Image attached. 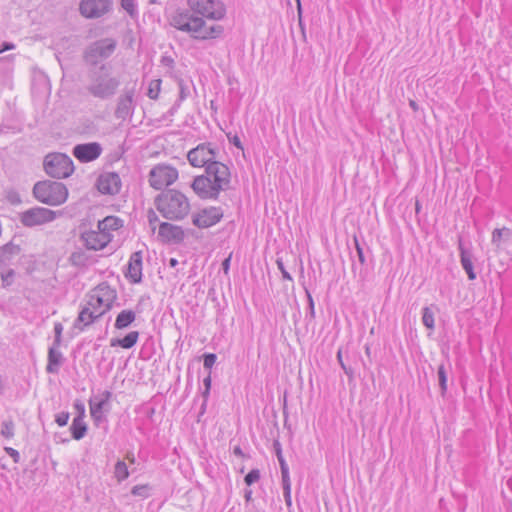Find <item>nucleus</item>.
Masks as SVG:
<instances>
[{"label": "nucleus", "mask_w": 512, "mask_h": 512, "mask_svg": "<svg viewBox=\"0 0 512 512\" xmlns=\"http://www.w3.org/2000/svg\"><path fill=\"white\" fill-rule=\"evenodd\" d=\"M187 8L176 9L169 18L175 29L188 33L196 40H208L220 37L224 28L216 24L208 26L206 20L221 21L227 9L222 0H186Z\"/></svg>", "instance_id": "nucleus-1"}, {"label": "nucleus", "mask_w": 512, "mask_h": 512, "mask_svg": "<svg viewBox=\"0 0 512 512\" xmlns=\"http://www.w3.org/2000/svg\"><path fill=\"white\" fill-rule=\"evenodd\" d=\"M230 170L227 165L217 161L205 168V173L196 176L191 183V188L201 199H217L221 191L229 188Z\"/></svg>", "instance_id": "nucleus-2"}, {"label": "nucleus", "mask_w": 512, "mask_h": 512, "mask_svg": "<svg viewBox=\"0 0 512 512\" xmlns=\"http://www.w3.org/2000/svg\"><path fill=\"white\" fill-rule=\"evenodd\" d=\"M155 206L169 220H182L190 211L188 198L180 191L169 189L155 198Z\"/></svg>", "instance_id": "nucleus-3"}, {"label": "nucleus", "mask_w": 512, "mask_h": 512, "mask_svg": "<svg viewBox=\"0 0 512 512\" xmlns=\"http://www.w3.org/2000/svg\"><path fill=\"white\" fill-rule=\"evenodd\" d=\"M89 78L87 90L96 98H111L120 86V80L112 75V68L107 64H101L97 69L91 70Z\"/></svg>", "instance_id": "nucleus-4"}, {"label": "nucleus", "mask_w": 512, "mask_h": 512, "mask_svg": "<svg viewBox=\"0 0 512 512\" xmlns=\"http://www.w3.org/2000/svg\"><path fill=\"white\" fill-rule=\"evenodd\" d=\"M32 192L39 202L50 206H59L68 198L66 185L57 181H38L34 184Z\"/></svg>", "instance_id": "nucleus-5"}, {"label": "nucleus", "mask_w": 512, "mask_h": 512, "mask_svg": "<svg viewBox=\"0 0 512 512\" xmlns=\"http://www.w3.org/2000/svg\"><path fill=\"white\" fill-rule=\"evenodd\" d=\"M43 168L47 175L55 179L68 178L75 169L72 159L60 152L47 154L43 161Z\"/></svg>", "instance_id": "nucleus-6"}, {"label": "nucleus", "mask_w": 512, "mask_h": 512, "mask_svg": "<svg viewBox=\"0 0 512 512\" xmlns=\"http://www.w3.org/2000/svg\"><path fill=\"white\" fill-rule=\"evenodd\" d=\"M117 41L113 38H103L89 44L84 51V61L96 66L102 60L109 58L115 51Z\"/></svg>", "instance_id": "nucleus-7"}, {"label": "nucleus", "mask_w": 512, "mask_h": 512, "mask_svg": "<svg viewBox=\"0 0 512 512\" xmlns=\"http://www.w3.org/2000/svg\"><path fill=\"white\" fill-rule=\"evenodd\" d=\"M116 298V291L109 285L102 283L90 294L88 305L98 312V316H102L112 308Z\"/></svg>", "instance_id": "nucleus-8"}, {"label": "nucleus", "mask_w": 512, "mask_h": 512, "mask_svg": "<svg viewBox=\"0 0 512 512\" xmlns=\"http://www.w3.org/2000/svg\"><path fill=\"white\" fill-rule=\"evenodd\" d=\"M177 179V169L168 164H157L149 173V183L157 190L173 184Z\"/></svg>", "instance_id": "nucleus-9"}, {"label": "nucleus", "mask_w": 512, "mask_h": 512, "mask_svg": "<svg viewBox=\"0 0 512 512\" xmlns=\"http://www.w3.org/2000/svg\"><path fill=\"white\" fill-rule=\"evenodd\" d=\"M218 150L212 143H202L191 149L187 154V159L193 167H207L212 162H217Z\"/></svg>", "instance_id": "nucleus-10"}, {"label": "nucleus", "mask_w": 512, "mask_h": 512, "mask_svg": "<svg viewBox=\"0 0 512 512\" xmlns=\"http://www.w3.org/2000/svg\"><path fill=\"white\" fill-rule=\"evenodd\" d=\"M57 212L44 207L30 208L20 215L21 223L26 227H33L52 222L56 219Z\"/></svg>", "instance_id": "nucleus-11"}, {"label": "nucleus", "mask_w": 512, "mask_h": 512, "mask_svg": "<svg viewBox=\"0 0 512 512\" xmlns=\"http://www.w3.org/2000/svg\"><path fill=\"white\" fill-rule=\"evenodd\" d=\"M112 4V0H81L79 11L87 19H96L110 12Z\"/></svg>", "instance_id": "nucleus-12"}, {"label": "nucleus", "mask_w": 512, "mask_h": 512, "mask_svg": "<svg viewBox=\"0 0 512 512\" xmlns=\"http://www.w3.org/2000/svg\"><path fill=\"white\" fill-rule=\"evenodd\" d=\"M223 217V211L220 207H207L192 216V222L198 228H209L217 224Z\"/></svg>", "instance_id": "nucleus-13"}, {"label": "nucleus", "mask_w": 512, "mask_h": 512, "mask_svg": "<svg viewBox=\"0 0 512 512\" xmlns=\"http://www.w3.org/2000/svg\"><path fill=\"white\" fill-rule=\"evenodd\" d=\"M457 247L459 250L460 263H461L463 270L466 272L469 280H471V281L475 280L477 278V274L474 271V265H473L474 254L472 251L471 242H468L467 244H465L462 236L459 235L458 240H457Z\"/></svg>", "instance_id": "nucleus-14"}, {"label": "nucleus", "mask_w": 512, "mask_h": 512, "mask_svg": "<svg viewBox=\"0 0 512 512\" xmlns=\"http://www.w3.org/2000/svg\"><path fill=\"white\" fill-rule=\"evenodd\" d=\"M103 148L98 142L77 144L73 147L72 154L81 163L92 162L100 157Z\"/></svg>", "instance_id": "nucleus-15"}, {"label": "nucleus", "mask_w": 512, "mask_h": 512, "mask_svg": "<svg viewBox=\"0 0 512 512\" xmlns=\"http://www.w3.org/2000/svg\"><path fill=\"white\" fill-rule=\"evenodd\" d=\"M97 187L102 194L114 195L120 191L121 179L115 172L104 173L98 178Z\"/></svg>", "instance_id": "nucleus-16"}, {"label": "nucleus", "mask_w": 512, "mask_h": 512, "mask_svg": "<svg viewBox=\"0 0 512 512\" xmlns=\"http://www.w3.org/2000/svg\"><path fill=\"white\" fill-rule=\"evenodd\" d=\"M82 240L87 249L101 250L111 241V236L98 230H89L82 233Z\"/></svg>", "instance_id": "nucleus-17"}, {"label": "nucleus", "mask_w": 512, "mask_h": 512, "mask_svg": "<svg viewBox=\"0 0 512 512\" xmlns=\"http://www.w3.org/2000/svg\"><path fill=\"white\" fill-rule=\"evenodd\" d=\"M111 397L112 393L108 390H105L104 392L97 395H93L89 401L90 412L108 414L111 410Z\"/></svg>", "instance_id": "nucleus-18"}, {"label": "nucleus", "mask_w": 512, "mask_h": 512, "mask_svg": "<svg viewBox=\"0 0 512 512\" xmlns=\"http://www.w3.org/2000/svg\"><path fill=\"white\" fill-rule=\"evenodd\" d=\"M126 277L132 283H140L142 280V252L136 251L132 253L129 262Z\"/></svg>", "instance_id": "nucleus-19"}, {"label": "nucleus", "mask_w": 512, "mask_h": 512, "mask_svg": "<svg viewBox=\"0 0 512 512\" xmlns=\"http://www.w3.org/2000/svg\"><path fill=\"white\" fill-rule=\"evenodd\" d=\"M158 236L163 241H180L183 238V231L179 226L162 222L159 225Z\"/></svg>", "instance_id": "nucleus-20"}, {"label": "nucleus", "mask_w": 512, "mask_h": 512, "mask_svg": "<svg viewBox=\"0 0 512 512\" xmlns=\"http://www.w3.org/2000/svg\"><path fill=\"white\" fill-rule=\"evenodd\" d=\"M133 110V92L126 91L118 99L115 115L117 118L125 119L131 115Z\"/></svg>", "instance_id": "nucleus-21"}, {"label": "nucleus", "mask_w": 512, "mask_h": 512, "mask_svg": "<svg viewBox=\"0 0 512 512\" xmlns=\"http://www.w3.org/2000/svg\"><path fill=\"white\" fill-rule=\"evenodd\" d=\"M80 408L81 413L74 417L70 426L71 436L74 440H81L87 433V425L84 421L85 407L81 405Z\"/></svg>", "instance_id": "nucleus-22"}, {"label": "nucleus", "mask_w": 512, "mask_h": 512, "mask_svg": "<svg viewBox=\"0 0 512 512\" xmlns=\"http://www.w3.org/2000/svg\"><path fill=\"white\" fill-rule=\"evenodd\" d=\"M101 316H98V312H96L94 309H92L91 307H84L75 323H74V326L75 328H78L80 331H83L85 329V327L89 326L90 324H92L95 320L99 319Z\"/></svg>", "instance_id": "nucleus-23"}, {"label": "nucleus", "mask_w": 512, "mask_h": 512, "mask_svg": "<svg viewBox=\"0 0 512 512\" xmlns=\"http://www.w3.org/2000/svg\"><path fill=\"white\" fill-rule=\"evenodd\" d=\"M62 360L63 355L59 350V346H55V344H53L48 351L47 371L49 373L57 372L59 366L62 363Z\"/></svg>", "instance_id": "nucleus-24"}, {"label": "nucleus", "mask_w": 512, "mask_h": 512, "mask_svg": "<svg viewBox=\"0 0 512 512\" xmlns=\"http://www.w3.org/2000/svg\"><path fill=\"white\" fill-rule=\"evenodd\" d=\"M139 338L138 331H131L126 334L123 338H114L111 339L110 346L116 347L119 346L124 349H130L136 345Z\"/></svg>", "instance_id": "nucleus-25"}, {"label": "nucleus", "mask_w": 512, "mask_h": 512, "mask_svg": "<svg viewBox=\"0 0 512 512\" xmlns=\"http://www.w3.org/2000/svg\"><path fill=\"white\" fill-rule=\"evenodd\" d=\"M122 226V221L118 217L108 216L97 224V230L104 232L112 237L111 232L118 230Z\"/></svg>", "instance_id": "nucleus-26"}, {"label": "nucleus", "mask_w": 512, "mask_h": 512, "mask_svg": "<svg viewBox=\"0 0 512 512\" xmlns=\"http://www.w3.org/2000/svg\"><path fill=\"white\" fill-rule=\"evenodd\" d=\"M136 319V313L132 310H122L116 317L115 328L118 330L129 327Z\"/></svg>", "instance_id": "nucleus-27"}, {"label": "nucleus", "mask_w": 512, "mask_h": 512, "mask_svg": "<svg viewBox=\"0 0 512 512\" xmlns=\"http://www.w3.org/2000/svg\"><path fill=\"white\" fill-rule=\"evenodd\" d=\"M512 236V230L503 227L496 228L492 232L491 243L497 248H501L502 242L508 241Z\"/></svg>", "instance_id": "nucleus-28"}, {"label": "nucleus", "mask_w": 512, "mask_h": 512, "mask_svg": "<svg viewBox=\"0 0 512 512\" xmlns=\"http://www.w3.org/2000/svg\"><path fill=\"white\" fill-rule=\"evenodd\" d=\"M300 390L301 386H289V389H285L283 392V410L285 411L286 406L288 404V401H291L292 403L296 401L297 403H300Z\"/></svg>", "instance_id": "nucleus-29"}, {"label": "nucleus", "mask_w": 512, "mask_h": 512, "mask_svg": "<svg viewBox=\"0 0 512 512\" xmlns=\"http://www.w3.org/2000/svg\"><path fill=\"white\" fill-rule=\"evenodd\" d=\"M273 448H274L275 454L277 456V459H278V462H279V465H280L281 476L289 475V467H288V464L286 463V461L284 459V456L282 454L281 444H280V442L278 440H274Z\"/></svg>", "instance_id": "nucleus-30"}, {"label": "nucleus", "mask_w": 512, "mask_h": 512, "mask_svg": "<svg viewBox=\"0 0 512 512\" xmlns=\"http://www.w3.org/2000/svg\"><path fill=\"white\" fill-rule=\"evenodd\" d=\"M422 323L430 330L435 328V313L429 306H425L422 309Z\"/></svg>", "instance_id": "nucleus-31"}, {"label": "nucleus", "mask_w": 512, "mask_h": 512, "mask_svg": "<svg viewBox=\"0 0 512 512\" xmlns=\"http://www.w3.org/2000/svg\"><path fill=\"white\" fill-rule=\"evenodd\" d=\"M281 484L285 503L290 508L292 506L290 474L281 476Z\"/></svg>", "instance_id": "nucleus-32"}, {"label": "nucleus", "mask_w": 512, "mask_h": 512, "mask_svg": "<svg viewBox=\"0 0 512 512\" xmlns=\"http://www.w3.org/2000/svg\"><path fill=\"white\" fill-rule=\"evenodd\" d=\"M114 475L119 482L124 481L129 476V471L124 461H117L115 464Z\"/></svg>", "instance_id": "nucleus-33"}, {"label": "nucleus", "mask_w": 512, "mask_h": 512, "mask_svg": "<svg viewBox=\"0 0 512 512\" xmlns=\"http://www.w3.org/2000/svg\"><path fill=\"white\" fill-rule=\"evenodd\" d=\"M354 246H355V255L353 253H351V257H352V261H353V264H352V268L354 269V262H355V258L358 259L359 263L361 265H364L366 263V258H365V255H364V250H363V247L361 246L360 242L358 241V239L355 237L354 238Z\"/></svg>", "instance_id": "nucleus-34"}, {"label": "nucleus", "mask_w": 512, "mask_h": 512, "mask_svg": "<svg viewBox=\"0 0 512 512\" xmlns=\"http://www.w3.org/2000/svg\"><path fill=\"white\" fill-rule=\"evenodd\" d=\"M0 434L7 439H11L14 436V423L12 420L2 422Z\"/></svg>", "instance_id": "nucleus-35"}, {"label": "nucleus", "mask_w": 512, "mask_h": 512, "mask_svg": "<svg viewBox=\"0 0 512 512\" xmlns=\"http://www.w3.org/2000/svg\"><path fill=\"white\" fill-rule=\"evenodd\" d=\"M121 7L129 14L131 18H135L138 15L135 0H121Z\"/></svg>", "instance_id": "nucleus-36"}, {"label": "nucleus", "mask_w": 512, "mask_h": 512, "mask_svg": "<svg viewBox=\"0 0 512 512\" xmlns=\"http://www.w3.org/2000/svg\"><path fill=\"white\" fill-rule=\"evenodd\" d=\"M261 478L260 470L255 468L249 471L244 477V482L247 486H251L254 483L258 482Z\"/></svg>", "instance_id": "nucleus-37"}, {"label": "nucleus", "mask_w": 512, "mask_h": 512, "mask_svg": "<svg viewBox=\"0 0 512 512\" xmlns=\"http://www.w3.org/2000/svg\"><path fill=\"white\" fill-rule=\"evenodd\" d=\"M160 85H161L160 80H154L150 83L148 93H147V95L150 99L155 100L158 98L159 92H160Z\"/></svg>", "instance_id": "nucleus-38"}, {"label": "nucleus", "mask_w": 512, "mask_h": 512, "mask_svg": "<svg viewBox=\"0 0 512 512\" xmlns=\"http://www.w3.org/2000/svg\"><path fill=\"white\" fill-rule=\"evenodd\" d=\"M149 489L148 485H136L131 489V494L133 496L147 498L149 497Z\"/></svg>", "instance_id": "nucleus-39"}, {"label": "nucleus", "mask_w": 512, "mask_h": 512, "mask_svg": "<svg viewBox=\"0 0 512 512\" xmlns=\"http://www.w3.org/2000/svg\"><path fill=\"white\" fill-rule=\"evenodd\" d=\"M91 417L93 419V422L96 426H101L102 424L107 425L108 419H107V413H93L90 412Z\"/></svg>", "instance_id": "nucleus-40"}, {"label": "nucleus", "mask_w": 512, "mask_h": 512, "mask_svg": "<svg viewBox=\"0 0 512 512\" xmlns=\"http://www.w3.org/2000/svg\"><path fill=\"white\" fill-rule=\"evenodd\" d=\"M15 273L13 270H8L5 273H1L2 285L4 287L10 286L13 283Z\"/></svg>", "instance_id": "nucleus-41"}, {"label": "nucleus", "mask_w": 512, "mask_h": 512, "mask_svg": "<svg viewBox=\"0 0 512 512\" xmlns=\"http://www.w3.org/2000/svg\"><path fill=\"white\" fill-rule=\"evenodd\" d=\"M70 414L68 412L62 411L55 416V422L63 427L66 426L69 420Z\"/></svg>", "instance_id": "nucleus-42"}, {"label": "nucleus", "mask_w": 512, "mask_h": 512, "mask_svg": "<svg viewBox=\"0 0 512 512\" xmlns=\"http://www.w3.org/2000/svg\"><path fill=\"white\" fill-rule=\"evenodd\" d=\"M63 326L61 323H55L54 325V342L55 346H60L61 344V336H62Z\"/></svg>", "instance_id": "nucleus-43"}, {"label": "nucleus", "mask_w": 512, "mask_h": 512, "mask_svg": "<svg viewBox=\"0 0 512 512\" xmlns=\"http://www.w3.org/2000/svg\"><path fill=\"white\" fill-rule=\"evenodd\" d=\"M147 218H148V222L151 227V230L154 232L156 229V223L158 222V216L155 213V211H153L152 209H149L148 213H147Z\"/></svg>", "instance_id": "nucleus-44"}, {"label": "nucleus", "mask_w": 512, "mask_h": 512, "mask_svg": "<svg viewBox=\"0 0 512 512\" xmlns=\"http://www.w3.org/2000/svg\"><path fill=\"white\" fill-rule=\"evenodd\" d=\"M276 264H277L278 269H279V270L281 271V273H282V277H283V279H286V280H289V281H293V279H292V277H291L290 273L285 269L284 263H283V261H282V259H281V258H278V259L276 260Z\"/></svg>", "instance_id": "nucleus-45"}, {"label": "nucleus", "mask_w": 512, "mask_h": 512, "mask_svg": "<svg viewBox=\"0 0 512 512\" xmlns=\"http://www.w3.org/2000/svg\"><path fill=\"white\" fill-rule=\"evenodd\" d=\"M438 384H447V373L444 365H440L437 370Z\"/></svg>", "instance_id": "nucleus-46"}, {"label": "nucleus", "mask_w": 512, "mask_h": 512, "mask_svg": "<svg viewBox=\"0 0 512 512\" xmlns=\"http://www.w3.org/2000/svg\"><path fill=\"white\" fill-rule=\"evenodd\" d=\"M216 355L213 353L205 354L203 365L205 368H211L216 362Z\"/></svg>", "instance_id": "nucleus-47"}, {"label": "nucleus", "mask_w": 512, "mask_h": 512, "mask_svg": "<svg viewBox=\"0 0 512 512\" xmlns=\"http://www.w3.org/2000/svg\"><path fill=\"white\" fill-rule=\"evenodd\" d=\"M337 359H338V362L339 364L341 365L342 369L345 371V373L347 375H350L352 373V369L350 366H348L344 361H343V356H342V351L341 349L338 350L337 352Z\"/></svg>", "instance_id": "nucleus-48"}, {"label": "nucleus", "mask_w": 512, "mask_h": 512, "mask_svg": "<svg viewBox=\"0 0 512 512\" xmlns=\"http://www.w3.org/2000/svg\"><path fill=\"white\" fill-rule=\"evenodd\" d=\"M210 388H211V386H204V390L201 393L202 398H203V402L201 404V414H203L206 410V403H207L208 396L210 394Z\"/></svg>", "instance_id": "nucleus-49"}, {"label": "nucleus", "mask_w": 512, "mask_h": 512, "mask_svg": "<svg viewBox=\"0 0 512 512\" xmlns=\"http://www.w3.org/2000/svg\"><path fill=\"white\" fill-rule=\"evenodd\" d=\"M306 293H307V297H308V302H309V314H310V320L311 321H314L315 319V306H314V301H313V298L311 296V294L309 293L308 290H306Z\"/></svg>", "instance_id": "nucleus-50"}, {"label": "nucleus", "mask_w": 512, "mask_h": 512, "mask_svg": "<svg viewBox=\"0 0 512 512\" xmlns=\"http://www.w3.org/2000/svg\"><path fill=\"white\" fill-rule=\"evenodd\" d=\"M5 451H6V453H7L11 458H13V461H14L15 463H18V462H19V460H20V454H19V452H18L16 449L11 448V447H6V448H5Z\"/></svg>", "instance_id": "nucleus-51"}, {"label": "nucleus", "mask_w": 512, "mask_h": 512, "mask_svg": "<svg viewBox=\"0 0 512 512\" xmlns=\"http://www.w3.org/2000/svg\"><path fill=\"white\" fill-rule=\"evenodd\" d=\"M179 89H180V100H184L187 97L189 91L184 86V82L182 80L179 81Z\"/></svg>", "instance_id": "nucleus-52"}, {"label": "nucleus", "mask_w": 512, "mask_h": 512, "mask_svg": "<svg viewBox=\"0 0 512 512\" xmlns=\"http://www.w3.org/2000/svg\"><path fill=\"white\" fill-rule=\"evenodd\" d=\"M233 454H234L235 456L242 457V458H246V457H248V456L243 452V450L241 449V447H240V446H235V447L233 448Z\"/></svg>", "instance_id": "nucleus-53"}, {"label": "nucleus", "mask_w": 512, "mask_h": 512, "mask_svg": "<svg viewBox=\"0 0 512 512\" xmlns=\"http://www.w3.org/2000/svg\"><path fill=\"white\" fill-rule=\"evenodd\" d=\"M14 48H15V45L13 43L4 42V43H2V47L0 49V53L4 52V51H7V50H12Z\"/></svg>", "instance_id": "nucleus-54"}, {"label": "nucleus", "mask_w": 512, "mask_h": 512, "mask_svg": "<svg viewBox=\"0 0 512 512\" xmlns=\"http://www.w3.org/2000/svg\"><path fill=\"white\" fill-rule=\"evenodd\" d=\"M230 142L237 148L243 149L240 138L238 136H234L232 139H230Z\"/></svg>", "instance_id": "nucleus-55"}, {"label": "nucleus", "mask_w": 512, "mask_h": 512, "mask_svg": "<svg viewBox=\"0 0 512 512\" xmlns=\"http://www.w3.org/2000/svg\"><path fill=\"white\" fill-rule=\"evenodd\" d=\"M230 260H231V256H229L228 258H226V259L222 262V268H223V271H224L225 273H227V272H228V270H229Z\"/></svg>", "instance_id": "nucleus-56"}, {"label": "nucleus", "mask_w": 512, "mask_h": 512, "mask_svg": "<svg viewBox=\"0 0 512 512\" xmlns=\"http://www.w3.org/2000/svg\"><path fill=\"white\" fill-rule=\"evenodd\" d=\"M252 490L251 489H246L245 492H244V498H245V501L246 502H251L252 501Z\"/></svg>", "instance_id": "nucleus-57"}, {"label": "nucleus", "mask_w": 512, "mask_h": 512, "mask_svg": "<svg viewBox=\"0 0 512 512\" xmlns=\"http://www.w3.org/2000/svg\"><path fill=\"white\" fill-rule=\"evenodd\" d=\"M81 405H84V404L82 402H80V401H76L75 404H74L75 408L78 411V414L81 413V408H80Z\"/></svg>", "instance_id": "nucleus-58"}, {"label": "nucleus", "mask_w": 512, "mask_h": 512, "mask_svg": "<svg viewBox=\"0 0 512 512\" xmlns=\"http://www.w3.org/2000/svg\"><path fill=\"white\" fill-rule=\"evenodd\" d=\"M177 264H178L177 259H175V258H171V259L169 260V265H170L171 267H176V266H177Z\"/></svg>", "instance_id": "nucleus-59"}, {"label": "nucleus", "mask_w": 512, "mask_h": 512, "mask_svg": "<svg viewBox=\"0 0 512 512\" xmlns=\"http://www.w3.org/2000/svg\"><path fill=\"white\" fill-rule=\"evenodd\" d=\"M415 210H416V213H419L421 210V204L418 200L415 203Z\"/></svg>", "instance_id": "nucleus-60"}, {"label": "nucleus", "mask_w": 512, "mask_h": 512, "mask_svg": "<svg viewBox=\"0 0 512 512\" xmlns=\"http://www.w3.org/2000/svg\"><path fill=\"white\" fill-rule=\"evenodd\" d=\"M203 384H211V378H210V376H208V377L204 378V380H203Z\"/></svg>", "instance_id": "nucleus-61"}, {"label": "nucleus", "mask_w": 512, "mask_h": 512, "mask_svg": "<svg viewBox=\"0 0 512 512\" xmlns=\"http://www.w3.org/2000/svg\"><path fill=\"white\" fill-rule=\"evenodd\" d=\"M447 387H448V386H440V388H441V394H442L443 396L445 395V393H446V391H447Z\"/></svg>", "instance_id": "nucleus-62"}, {"label": "nucleus", "mask_w": 512, "mask_h": 512, "mask_svg": "<svg viewBox=\"0 0 512 512\" xmlns=\"http://www.w3.org/2000/svg\"><path fill=\"white\" fill-rule=\"evenodd\" d=\"M296 3H297V7H298V10L299 12L301 11V3H300V0H295Z\"/></svg>", "instance_id": "nucleus-63"}, {"label": "nucleus", "mask_w": 512, "mask_h": 512, "mask_svg": "<svg viewBox=\"0 0 512 512\" xmlns=\"http://www.w3.org/2000/svg\"><path fill=\"white\" fill-rule=\"evenodd\" d=\"M410 106H411L414 110H416V103H415L414 101H411V102H410Z\"/></svg>", "instance_id": "nucleus-64"}]
</instances>
